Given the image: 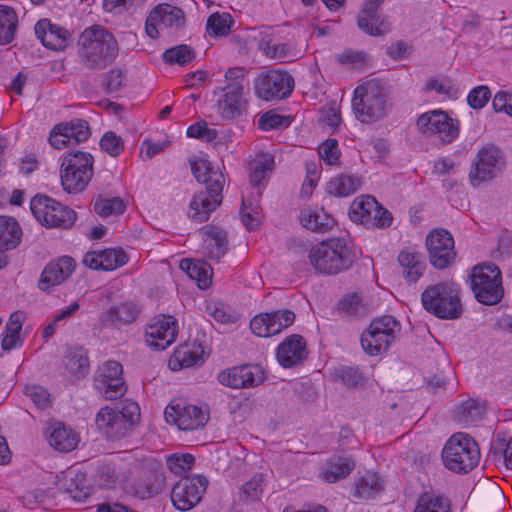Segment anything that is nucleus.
Returning a JSON list of instances; mask_svg holds the SVG:
<instances>
[{
	"mask_svg": "<svg viewBox=\"0 0 512 512\" xmlns=\"http://www.w3.org/2000/svg\"><path fill=\"white\" fill-rule=\"evenodd\" d=\"M388 89L379 79H365L354 90L352 109L362 123L382 119L388 110Z\"/></svg>",
	"mask_w": 512,
	"mask_h": 512,
	"instance_id": "obj_1",
	"label": "nucleus"
},
{
	"mask_svg": "<svg viewBox=\"0 0 512 512\" xmlns=\"http://www.w3.org/2000/svg\"><path fill=\"white\" fill-rule=\"evenodd\" d=\"M309 260L319 273L337 274L352 266L355 255L344 239L337 238L313 246Z\"/></svg>",
	"mask_w": 512,
	"mask_h": 512,
	"instance_id": "obj_2",
	"label": "nucleus"
},
{
	"mask_svg": "<svg viewBox=\"0 0 512 512\" xmlns=\"http://www.w3.org/2000/svg\"><path fill=\"white\" fill-rule=\"evenodd\" d=\"M139 421L140 407L131 400H125L120 410L102 407L95 418L97 428L112 440L128 436Z\"/></svg>",
	"mask_w": 512,
	"mask_h": 512,
	"instance_id": "obj_3",
	"label": "nucleus"
},
{
	"mask_svg": "<svg viewBox=\"0 0 512 512\" xmlns=\"http://www.w3.org/2000/svg\"><path fill=\"white\" fill-rule=\"evenodd\" d=\"M81 55L91 67H100L118 54V43L114 36L101 26H92L80 36Z\"/></svg>",
	"mask_w": 512,
	"mask_h": 512,
	"instance_id": "obj_4",
	"label": "nucleus"
},
{
	"mask_svg": "<svg viewBox=\"0 0 512 512\" xmlns=\"http://www.w3.org/2000/svg\"><path fill=\"white\" fill-rule=\"evenodd\" d=\"M442 459L448 470L467 473L479 463V447L468 434L456 433L444 445Z\"/></svg>",
	"mask_w": 512,
	"mask_h": 512,
	"instance_id": "obj_5",
	"label": "nucleus"
},
{
	"mask_svg": "<svg viewBox=\"0 0 512 512\" xmlns=\"http://www.w3.org/2000/svg\"><path fill=\"white\" fill-rule=\"evenodd\" d=\"M94 158L89 152L74 150L61 163L60 178L63 189L69 193L83 191L93 177Z\"/></svg>",
	"mask_w": 512,
	"mask_h": 512,
	"instance_id": "obj_6",
	"label": "nucleus"
},
{
	"mask_svg": "<svg viewBox=\"0 0 512 512\" xmlns=\"http://www.w3.org/2000/svg\"><path fill=\"white\" fill-rule=\"evenodd\" d=\"M458 292V287L453 282L429 286L422 293L423 307L439 318H458L462 311Z\"/></svg>",
	"mask_w": 512,
	"mask_h": 512,
	"instance_id": "obj_7",
	"label": "nucleus"
},
{
	"mask_svg": "<svg viewBox=\"0 0 512 512\" xmlns=\"http://www.w3.org/2000/svg\"><path fill=\"white\" fill-rule=\"evenodd\" d=\"M470 287L482 304H497L503 297L502 276L495 264H481L472 269Z\"/></svg>",
	"mask_w": 512,
	"mask_h": 512,
	"instance_id": "obj_8",
	"label": "nucleus"
},
{
	"mask_svg": "<svg viewBox=\"0 0 512 512\" xmlns=\"http://www.w3.org/2000/svg\"><path fill=\"white\" fill-rule=\"evenodd\" d=\"M399 322L392 316H383L371 322L361 335L363 350L370 356L385 353L400 331Z\"/></svg>",
	"mask_w": 512,
	"mask_h": 512,
	"instance_id": "obj_9",
	"label": "nucleus"
},
{
	"mask_svg": "<svg viewBox=\"0 0 512 512\" xmlns=\"http://www.w3.org/2000/svg\"><path fill=\"white\" fill-rule=\"evenodd\" d=\"M34 217L47 228L68 229L76 221V212L44 195L35 196L30 203Z\"/></svg>",
	"mask_w": 512,
	"mask_h": 512,
	"instance_id": "obj_10",
	"label": "nucleus"
},
{
	"mask_svg": "<svg viewBox=\"0 0 512 512\" xmlns=\"http://www.w3.org/2000/svg\"><path fill=\"white\" fill-rule=\"evenodd\" d=\"M254 88L256 95L262 100H280L290 96L294 79L286 71L272 69L257 76Z\"/></svg>",
	"mask_w": 512,
	"mask_h": 512,
	"instance_id": "obj_11",
	"label": "nucleus"
},
{
	"mask_svg": "<svg viewBox=\"0 0 512 512\" xmlns=\"http://www.w3.org/2000/svg\"><path fill=\"white\" fill-rule=\"evenodd\" d=\"M416 125L421 133L437 136L444 143L452 142L459 133L458 121L442 110L423 113L417 119Z\"/></svg>",
	"mask_w": 512,
	"mask_h": 512,
	"instance_id": "obj_12",
	"label": "nucleus"
},
{
	"mask_svg": "<svg viewBox=\"0 0 512 512\" xmlns=\"http://www.w3.org/2000/svg\"><path fill=\"white\" fill-rule=\"evenodd\" d=\"M226 179L223 173H216L212 186H207V192L195 194L190 202L189 217L196 222L207 221L222 201V190Z\"/></svg>",
	"mask_w": 512,
	"mask_h": 512,
	"instance_id": "obj_13",
	"label": "nucleus"
},
{
	"mask_svg": "<svg viewBox=\"0 0 512 512\" xmlns=\"http://www.w3.org/2000/svg\"><path fill=\"white\" fill-rule=\"evenodd\" d=\"M426 247L430 263L437 269H444L455 260L454 239L445 229L431 231L426 237Z\"/></svg>",
	"mask_w": 512,
	"mask_h": 512,
	"instance_id": "obj_14",
	"label": "nucleus"
},
{
	"mask_svg": "<svg viewBox=\"0 0 512 512\" xmlns=\"http://www.w3.org/2000/svg\"><path fill=\"white\" fill-rule=\"evenodd\" d=\"M207 484V479L202 476L184 478L178 481L171 491V501L174 507L180 511L191 510L201 501Z\"/></svg>",
	"mask_w": 512,
	"mask_h": 512,
	"instance_id": "obj_15",
	"label": "nucleus"
},
{
	"mask_svg": "<svg viewBox=\"0 0 512 512\" xmlns=\"http://www.w3.org/2000/svg\"><path fill=\"white\" fill-rule=\"evenodd\" d=\"M165 416L180 430L191 431L201 428L208 420V414L198 406L186 403L170 404L166 407Z\"/></svg>",
	"mask_w": 512,
	"mask_h": 512,
	"instance_id": "obj_16",
	"label": "nucleus"
},
{
	"mask_svg": "<svg viewBox=\"0 0 512 512\" xmlns=\"http://www.w3.org/2000/svg\"><path fill=\"white\" fill-rule=\"evenodd\" d=\"M178 333L177 321L173 316L163 315L154 319L145 330L146 344L155 350H165L174 343Z\"/></svg>",
	"mask_w": 512,
	"mask_h": 512,
	"instance_id": "obj_17",
	"label": "nucleus"
},
{
	"mask_svg": "<svg viewBox=\"0 0 512 512\" xmlns=\"http://www.w3.org/2000/svg\"><path fill=\"white\" fill-rule=\"evenodd\" d=\"M184 23V12L179 7L164 3L156 6L150 12L146 20L145 31L150 38H157L158 29L179 28Z\"/></svg>",
	"mask_w": 512,
	"mask_h": 512,
	"instance_id": "obj_18",
	"label": "nucleus"
},
{
	"mask_svg": "<svg viewBox=\"0 0 512 512\" xmlns=\"http://www.w3.org/2000/svg\"><path fill=\"white\" fill-rule=\"evenodd\" d=\"M295 314L290 310L261 313L252 318L250 328L259 337H270L293 324Z\"/></svg>",
	"mask_w": 512,
	"mask_h": 512,
	"instance_id": "obj_19",
	"label": "nucleus"
},
{
	"mask_svg": "<svg viewBox=\"0 0 512 512\" xmlns=\"http://www.w3.org/2000/svg\"><path fill=\"white\" fill-rule=\"evenodd\" d=\"M90 129L85 120L74 119L56 125L49 135V143L56 149L78 144L88 139Z\"/></svg>",
	"mask_w": 512,
	"mask_h": 512,
	"instance_id": "obj_20",
	"label": "nucleus"
},
{
	"mask_svg": "<svg viewBox=\"0 0 512 512\" xmlns=\"http://www.w3.org/2000/svg\"><path fill=\"white\" fill-rule=\"evenodd\" d=\"M217 378L222 385L238 389L258 386L265 376L258 365H242L220 372Z\"/></svg>",
	"mask_w": 512,
	"mask_h": 512,
	"instance_id": "obj_21",
	"label": "nucleus"
},
{
	"mask_svg": "<svg viewBox=\"0 0 512 512\" xmlns=\"http://www.w3.org/2000/svg\"><path fill=\"white\" fill-rule=\"evenodd\" d=\"M500 162L501 154L498 148L489 146L481 149L469 173L471 184L477 186L483 181L494 178L500 169Z\"/></svg>",
	"mask_w": 512,
	"mask_h": 512,
	"instance_id": "obj_22",
	"label": "nucleus"
},
{
	"mask_svg": "<svg viewBox=\"0 0 512 512\" xmlns=\"http://www.w3.org/2000/svg\"><path fill=\"white\" fill-rule=\"evenodd\" d=\"M75 267L74 259L69 256H63L56 261L50 262L42 272L38 283L39 288L46 291L60 285L72 275Z\"/></svg>",
	"mask_w": 512,
	"mask_h": 512,
	"instance_id": "obj_23",
	"label": "nucleus"
},
{
	"mask_svg": "<svg viewBox=\"0 0 512 512\" xmlns=\"http://www.w3.org/2000/svg\"><path fill=\"white\" fill-rule=\"evenodd\" d=\"M128 261V256L123 249L111 248L86 253L83 263L94 270L112 271Z\"/></svg>",
	"mask_w": 512,
	"mask_h": 512,
	"instance_id": "obj_24",
	"label": "nucleus"
},
{
	"mask_svg": "<svg viewBox=\"0 0 512 512\" xmlns=\"http://www.w3.org/2000/svg\"><path fill=\"white\" fill-rule=\"evenodd\" d=\"M276 355L284 368L301 364L308 355L304 338L297 334L289 336L278 346Z\"/></svg>",
	"mask_w": 512,
	"mask_h": 512,
	"instance_id": "obj_25",
	"label": "nucleus"
},
{
	"mask_svg": "<svg viewBox=\"0 0 512 512\" xmlns=\"http://www.w3.org/2000/svg\"><path fill=\"white\" fill-rule=\"evenodd\" d=\"M35 34L42 44L52 50H64L70 44V33L63 27L52 24L47 19L35 25Z\"/></svg>",
	"mask_w": 512,
	"mask_h": 512,
	"instance_id": "obj_26",
	"label": "nucleus"
},
{
	"mask_svg": "<svg viewBox=\"0 0 512 512\" xmlns=\"http://www.w3.org/2000/svg\"><path fill=\"white\" fill-rule=\"evenodd\" d=\"M215 108L224 120L238 117L244 109L242 86L238 82L227 86L218 98Z\"/></svg>",
	"mask_w": 512,
	"mask_h": 512,
	"instance_id": "obj_27",
	"label": "nucleus"
},
{
	"mask_svg": "<svg viewBox=\"0 0 512 512\" xmlns=\"http://www.w3.org/2000/svg\"><path fill=\"white\" fill-rule=\"evenodd\" d=\"M204 354V349L198 342L186 343L175 350L169 359L168 366L171 370L177 371L201 365L204 362Z\"/></svg>",
	"mask_w": 512,
	"mask_h": 512,
	"instance_id": "obj_28",
	"label": "nucleus"
},
{
	"mask_svg": "<svg viewBox=\"0 0 512 512\" xmlns=\"http://www.w3.org/2000/svg\"><path fill=\"white\" fill-rule=\"evenodd\" d=\"M401 273L408 284L416 283L425 271L422 254L411 248L403 249L398 255Z\"/></svg>",
	"mask_w": 512,
	"mask_h": 512,
	"instance_id": "obj_29",
	"label": "nucleus"
},
{
	"mask_svg": "<svg viewBox=\"0 0 512 512\" xmlns=\"http://www.w3.org/2000/svg\"><path fill=\"white\" fill-rule=\"evenodd\" d=\"M48 441L54 449L69 452L77 447L80 439L79 435L71 428L61 422H56L48 428Z\"/></svg>",
	"mask_w": 512,
	"mask_h": 512,
	"instance_id": "obj_30",
	"label": "nucleus"
},
{
	"mask_svg": "<svg viewBox=\"0 0 512 512\" xmlns=\"http://www.w3.org/2000/svg\"><path fill=\"white\" fill-rule=\"evenodd\" d=\"M354 461L348 457H335L322 467L320 477L327 483H335L346 478L354 469Z\"/></svg>",
	"mask_w": 512,
	"mask_h": 512,
	"instance_id": "obj_31",
	"label": "nucleus"
},
{
	"mask_svg": "<svg viewBox=\"0 0 512 512\" xmlns=\"http://www.w3.org/2000/svg\"><path fill=\"white\" fill-rule=\"evenodd\" d=\"M378 208V201L372 195L364 194L356 197L349 209L350 219L359 224L370 225L372 213Z\"/></svg>",
	"mask_w": 512,
	"mask_h": 512,
	"instance_id": "obj_32",
	"label": "nucleus"
},
{
	"mask_svg": "<svg viewBox=\"0 0 512 512\" xmlns=\"http://www.w3.org/2000/svg\"><path fill=\"white\" fill-rule=\"evenodd\" d=\"M204 234V249L210 259L218 260L227 251L226 233L218 227H206Z\"/></svg>",
	"mask_w": 512,
	"mask_h": 512,
	"instance_id": "obj_33",
	"label": "nucleus"
},
{
	"mask_svg": "<svg viewBox=\"0 0 512 512\" xmlns=\"http://www.w3.org/2000/svg\"><path fill=\"white\" fill-rule=\"evenodd\" d=\"M275 167L274 157L268 153H259L250 162V182L257 188V195L260 196V184L266 179L268 173Z\"/></svg>",
	"mask_w": 512,
	"mask_h": 512,
	"instance_id": "obj_34",
	"label": "nucleus"
},
{
	"mask_svg": "<svg viewBox=\"0 0 512 512\" xmlns=\"http://www.w3.org/2000/svg\"><path fill=\"white\" fill-rule=\"evenodd\" d=\"M362 181L359 177L350 174L337 175L327 183L328 194L337 197H347L360 189Z\"/></svg>",
	"mask_w": 512,
	"mask_h": 512,
	"instance_id": "obj_35",
	"label": "nucleus"
},
{
	"mask_svg": "<svg viewBox=\"0 0 512 512\" xmlns=\"http://www.w3.org/2000/svg\"><path fill=\"white\" fill-rule=\"evenodd\" d=\"M18 222L7 216H0V252L15 248L21 240Z\"/></svg>",
	"mask_w": 512,
	"mask_h": 512,
	"instance_id": "obj_36",
	"label": "nucleus"
},
{
	"mask_svg": "<svg viewBox=\"0 0 512 512\" xmlns=\"http://www.w3.org/2000/svg\"><path fill=\"white\" fill-rule=\"evenodd\" d=\"M302 225L315 232L326 231L332 227L334 220L323 209L305 208L300 212Z\"/></svg>",
	"mask_w": 512,
	"mask_h": 512,
	"instance_id": "obj_37",
	"label": "nucleus"
},
{
	"mask_svg": "<svg viewBox=\"0 0 512 512\" xmlns=\"http://www.w3.org/2000/svg\"><path fill=\"white\" fill-rule=\"evenodd\" d=\"M165 486V477L161 472H148L137 484L135 495L148 498L159 494Z\"/></svg>",
	"mask_w": 512,
	"mask_h": 512,
	"instance_id": "obj_38",
	"label": "nucleus"
},
{
	"mask_svg": "<svg viewBox=\"0 0 512 512\" xmlns=\"http://www.w3.org/2000/svg\"><path fill=\"white\" fill-rule=\"evenodd\" d=\"M180 269L195 280L201 289H207L211 284V268L204 263L194 262L190 259L180 261Z\"/></svg>",
	"mask_w": 512,
	"mask_h": 512,
	"instance_id": "obj_39",
	"label": "nucleus"
},
{
	"mask_svg": "<svg viewBox=\"0 0 512 512\" xmlns=\"http://www.w3.org/2000/svg\"><path fill=\"white\" fill-rule=\"evenodd\" d=\"M413 512H451L450 501L444 496L426 492L417 499Z\"/></svg>",
	"mask_w": 512,
	"mask_h": 512,
	"instance_id": "obj_40",
	"label": "nucleus"
},
{
	"mask_svg": "<svg viewBox=\"0 0 512 512\" xmlns=\"http://www.w3.org/2000/svg\"><path fill=\"white\" fill-rule=\"evenodd\" d=\"M89 362L82 348H72L66 355L65 368L71 377L79 379L88 372Z\"/></svg>",
	"mask_w": 512,
	"mask_h": 512,
	"instance_id": "obj_41",
	"label": "nucleus"
},
{
	"mask_svg": "<svg viewBox=\"0 0 512 512\" xmlns=\"http://www.w3.org/2000/svg\"><path fill=\"white\" fill-rule=\"evenodd\" d=\"M18 18L15 11L6 5H0V43L8 44L15 36Z\"/></svg>",
	"mask_w": 512,
	"mask_h": 512,
	"instance_id": "obj_42",
	"label": "nucleus"
},
{
	"mask_svg": "<svg viewBox=\"0 0 512 512\" xmlns=\"http://www.w3.org/2000/svg\"><path fill=\"white\" fill-rule=\"evenodd\" d=\"M205 311L215 321L222 324L236 323L240 319L238 312L231 309L227 304L217 300L208 301Z\"/></svg>",
	"mask_w": 512,
	"mask_h": 512,
	"instance_id": "obj_43",
	"label": "nucleus"
},
{
	"mask_svg": "<svg viewBox=\"0 0 512 512\" xmlns=\"http://www.w3.org/2000/svg\"><path fill=\"white\" fill-rule=\"evenodd\" d=\"M260 47L265 56L274 60L284 62L297 57V53L289 43L265 40L261 42Z\"/></svg>",
	"mask_w": 512,
	"mask_h": 512,
	"instance_id": "obj_44",
	"label": "nucleus"
},
{
	"mask_svg": "<svg viewBox=\"0 0 512 512\" xmlns=\"http://www.w3.org/2000/svg\"><path fill=\"white\" fill-rule=\"evenodd\" d=\"M234 20L229 13L215 12L207 20L206 30L210 36L224 37L231 33Z\"/></svg>",
	"mask_w": 512,
	"mask_h": 512,
	"instance_id": "obj_45",
	"label": "nucleus"
},
{
	"mask_svg": "<svg viewBox=\"0 0 512 512\" xmlns=\"http://www.w3.org/2000/svg\"><path fill=\"white\" fill-rule=\"evenodd\" d=\"M358 27L372 36H380L389 31V25L375 13H363L358 17Z\"/></svg>",
	"mask_w": 512,
	"mask_h": 512,
	"instance_id": "obj_46",
	"label": "nucleus"
},
{
	"mask_svg": "<svg viewBox=\"0 0 512 512\" xmlns=\"http://www.w3.org/2000/svg\"><path fill=\"white\" fill-rule=\"evenodd\" d=\"M355 488L358 497L369 499L381 491L382 483L377 474L368 472L356 481Z\"/></svg>",
	"mask_w": 512,
	"mask_h": 512,
	"instance_id": "obj_47",
	"label": "nucleus"
},
{
	"mask_svg": "<svg viewBox=\"0 0 512 512\" xmlns=\"http://www.w3.org/2000/svg\"><path fill=\"white\" fill-rule=\"evenodd\" d=\"M484 413L483 407L474 399L463 401L457 408L456 417L464 424H474Z\"/></svg>",
	"mask_w": 512,
	"mask_h": 512,
	"instance_id": "obj_48",
	"label": "nucleus"
},
{
	"mask_svg": "<svg viewBox=\"0 0 512 512\" xmlns=\"http://www.w3.org/2000/svg\"><path fill=\"white\" fill-rule=\"evenodd\" d=\"M65 490L72 499L79 502L85 500L91 494V488L87 485L83 474H76L67 480Z\"/></svg>",
	"mask_w": 512,
	"mask_h": 512,
	"instance_id": "obj_49",
	"label": "nucleus"
},
{
	"mask_svg": "<svg viewBox=\"0 0 512 512\" xmlns=\"http://www.w3.org/2000/svg\"><path fill=\"white\" fill-rule=\"evenodd\" d=\"M195 459L188 453H174L167 457L166 465L175 475H184L192 470Z\"/></svg>",
	"mask_w": 512,
	"mask_h": 512,
	"instance_id": "obj_50",
	"label": "nucleus"
},
{
	"mask_svg": "<svg viewBox=\"0 0 512 512\" xmlns=\"http://www.w3.org/2000/svg\"><path fill=\"white\" fill-rule=\"evenodd\" d=\"M191 169L195 178L199 182L206 183L207 186H212L213 178L216 173H222L220 170H215L211 163L205 158H197L191 161Z\"/></svg>",
	"mask_w": 512,
	"mask_h": 512,
	"instance_id": "obj_51",
	"label": "nucleus"
},
{
	"mask_svg": "<svg viewBox=\"0 0 512 512\" xmlns=\"http://www.w3.org/2000/svg\"><path fill=\"white\" fill-rule=\"evenodd\" d=\"M95 386L108 400L120 398L126 391L123 378H116L110 381L95 380Z\"/></svg>",
	"mask_w": 512,
	"mask_h": 512,
	"instance_id": "obj_52",
	"label": "nucleus"
},
{
	"mask_svg": "<svg viewBox=\"0 0 512 512\" xmlns=\"http://www.w3.org/2000/svg\"><path fill=\"white\" fill-rule=\"evenodd\" d=\"M260 214V207L257 202H252L246 198H243L240 215L243 224L249 230H253L259 226Z\"/></svg>",
	"mask_w": 512,
	"mask_h": 512,
	"instance_id": "obj_53",
	"label": "nucleus"
},
{
	"mask_svg": "<svg viewBox=\"0 0 512 512\" xmlns=\"http://www.w3.org/2000/svg\"><path fill=\"white\" fill-rule=\"evenodd\" d=\"M95 212L102 216L107 217L113 214H121L125 210V205L121 198H99L94 203Z\"/></svg>",
	"mask_w": 512,
	"mask_h": 512,
	"instance_id": "obj_54",
	"label": "nucleus"
},
{
	"mask_svg": "<svg viewBox=\"0 0 512 512\" xmlns=\"http://www.w3.org/2000/svg\"><path fill=\"white\" fill-rule=\"evenodd\" d=\"M194 57V50L185 44L167 49L163 54V58L167 63H177L179 65H185L191 62Z\"/></svg>",
	"mask_w": 512,
	"mask_h": 512,
	"instance_id": "obj_55",
	"label": "nucleus"
},
{
	"mask_svg": "<svg viewBox=\"0 0 512 512\" xmlns=\"http://www.w3.org/2000/svg\"><path fill=\"white\" fill-rule=\"evenodd\" d=\"M96 478L98 483L106 488H112L124 479L121 472L112 464L99 466Z\"/></svg>",
	"mask_w": 512,
	"mask_h": 512,
	"instance_id": "obj_56",
	"label": "nucleus"
},
{
	"mask_svg": "<svg viewBox=\"0 0 512 512\" xmlns=\"http://www.w3.org/2000/svg\"><path fill=\"white\" fill-rule=\"evenodd\" d=\"M138 315L137 307L132 303H122L111 308L109 317L112 322L126 324L132 322Z\"/></svg>",
	"mask_w": 512,
	"mask_h": 512,
	"instance_id": "obj_57",
	"label": "nucleus"
},
{
	"mask_svg": "<svg viewBox=\"0 0 512 512\" xmlns=\"http://www.w3.org/2000/svg\"><path fill=\"white\" fill-rule=\"evenodd\" d=\"M24 393L39 409H45L50 405V395L42 386L35 384L27 385Z\"/></svg>",
	"mask_w": 512,
	"mask_h": 512,
	"instance_id": "obj_58",
	"label": "nucleus"
},
{
	"mask_svg": "<svg viewBox=\"0 0 512 512\" xmlns=\"http://www.w3.org/2000/svg\"><path fill=\"white\" fill-rule=\"evenodd\" d=\"M100 147L110 156L116 157L124 150V143L120 136L109 131L102 136Z\"/></svg>",
	"mask_w": 512,
	"mask_h": 512,
	"instance_id": "obj_59",
	"label": "nucleus"
},
{
	"mask_svg": "<svg viewBox=\"0 0 512 512\" xmlns=\"http://www.w3.org/2000/svg\"><path fill=\"white\" fill-rule=\"evenodd\" d=\"M491 97L490 90L487 86H477L473 88L468 96L467 102L469 106L473 109H481L483 108Z\"/></svg>",
	"mask_w": 512,
	"mask_h": 512,
	"instance_id": "obj_60",
	"label": "nucleus"
},
{
	"mask_svg": "<svg viewBox=\"0 0 512 512\" xmlns=\"http://www.w3.org/2000/svg\"><path fill=\"white\" fill-rule=\"evenodd\" d=\"M262 492V477L255 476L242 486L240 498L244 501L256 500Z\"/></svg>",
	"mask_w": 512,
	"mask_h": 512,
	"instance_id": "obj_61",
	"label": "nucleus"
},
{
	"mask_svg": "<svg viewBox=\"0 0 512 512\" xmlns=\"http://www.w3.org/2000/svg\"><path fill=\"white\" fill-rule=\"evenodd\" d=\"M319 156L328 165L336 164L340 156L337 140L328 139L323 142L319 147Z\"/></svg>",
	"mask_w": 512,
	"mask_h": 512,
	"instance_id": "obj_62",
	"label": "nucleus"
},
{
	"mask_svg": "<svg viewBox=\"0 0 512 512\" xmlns=\"http://www.w3.org/2000/svg\"><path fill=\"white\" fill-rule=\"evenodd\" d=\"M492 106L496 113H505L512 117V93L508 91H499L492 100Z\"/></svg>",
	"mask_w": 512,
	"mask_h": 512,
	"instance_id": "obj_63",
	"label": "nucleus"
},
{
	"mask_svg": "<svg viewBox=\"0 0 512 512\" xmlns=\"http://www.w3.org/2000/svg\"><path fill=\"white\" fill-rule=\"evenodd\" d=\"M122 366L116 361L105 362L98 370L95 380L110 381L116 378H122Z\"/></svg>",
	"mask_w": 512,
	"mask_h": 512,
	"instance_id": "obj_64",
	"label": "nucleus"
}]
</instances>
